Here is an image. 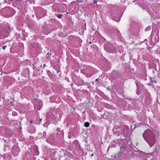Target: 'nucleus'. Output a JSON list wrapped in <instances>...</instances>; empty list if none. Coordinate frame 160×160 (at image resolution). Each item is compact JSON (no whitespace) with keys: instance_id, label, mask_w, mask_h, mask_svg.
I'll use <instances>...</instances> for the list:
<instances>
[{"instance_id":"nucleus-3","label":"nucleus","mask_w":160,"mask_h":160,"mask_svg":"<svg viewBox=\"0 0 160 160\" xmlns=\"http://www.w3.org/2000/svg\"><path fill=\"white\" fill-rule=\"evenodd\" d=\"M104 49L107 52H112L116 51L117 48L116 46L112 45L110 42H108L105 45Z\"/></svg>"},{"instance_id":"nucleus-8","label":"nucleus","mask_w":160,"mask_h":160,"mask_svg":"<svg viewBox=\"0 0 160 160\" xmlns=\"http://www.w3.org/2000/svg\"><path fill=\"white\" fill-rule=\"evenodd\" d=\"M159 37L158 35L152 36L151 38V41L153 42H157L158 41Z\"/></svg>"},{"instance_id":"nucleus-12","label":"nucleus","mask_w":160,"mask_h":160,"mask_svg":"<svg viewBox=\"0 0 160 160\" xmlns=\"http://www.w3.org/2000/svg\"><path fill=\"white\" fill-rule=\"evenodd\" d=\"M14 3H16L17 6L20 7L22 6L23 3V2L22 0H16L15 2Z\"/></svg>"},{"instance_id":"nucleus-1","label":"nucleus","mask_w":160,"mask_h":160,"mask_svg":"<svg viewBox=\"0 0 160 160\" xmlns=\"http://www.w3.org/2000/svg\"><path fill=\"white\" fill-rule=\"evenodd\" d=\"M143 137L150 147L153 145L155 142L154 136L153 132L150 130H147L145 131L143 133Z\"/></svg>"},{"instance_id":"nucleus-16","label":"nucleus","mask_w":160,"mask_h":160,"mask_svg":"<svg viewBox=\"0 0 160 160\" xmlns=\"http://www.w3.org/2000/svg\"><path fill=\"white\" fill-rule=\"evenodd\" d=\"M20 34L19 33H16L15 35V37L17 39L19 38H20Z\"/></svg>"},{"instance_id":"nucleus-40","label":"nucleus","mask_w":160,"mask_h":160,"mask_svg":"<svg viewBox=\"0 0 160 160\" xmlns=\"http://www.w3.org/2000/svg\"><path fill=\"white\" fill-rule=\"evenodd\" d=\"M143 9H144L145 8L144 7H143Z\"/></svg>"},{"instance_id":"nucleus-26","label":"nucleus","mask_w":160,"mask_h":160,"mask_svg":"<svg viewBox=\"0 0 160 160\" xmlns=\"http://www.w3.org/2000/svg\"><path fill=\"white\" fill-rule=\"evenodd\" d=\"M49 54L50 55H51V53H47V55H49Z\"/></svg>"},{"instance_id":"nucleus-30","label":"nucleus","mask_w":160,"mask_h":160,"mask_svg":"<svg viewBox=\"0 0 160 160\" xmlns=\"http://www.w3.org/2000/svg\"><path fill=\"white\" fill-rule=\"evenodd\" d=\"M32 68H33V69H34V68H36V67H35V68H34V67H32Z\"/></svg>"},{"instance_id":"nucleus-7","label":"nucleus","mask_w":160,"mask_h":160,"mask_svg":"<svg viewBox=\"0 0 160 160\" xmlns=\"http://www.w3.org/2000/svg\"><path fill=\"white\" fill-rule=\"evenodd\" d=\"M139 55L138 57V59L139 57H143L144 55L146 54V50L143 49H141L140 50V52H138Z\"/></svg>"},{"instance_id":"nucleus-22","label":"nucleus","mask_w":160,"mask_h":160,"mask_svg":"<svg viewBox=\"0 0 160 160\" xmlns=\"http://www.w3.org/2000/svg\"><path fill=\"white\" fill-rule=\"evenodd\" d=\"M97 2V1L96 0H94L93 1V2L95 3H96Z\"/></svg>"},{"instance_id":"nucleus-24","label":"nucleus","mask_w":160,"mask_h":160,"mask_svg":"<svg viewBox=\"0 0 160 160\" xmlns=\"http://www.w3.org/2000/svg\"><path fill=\"white\" fill-rule=\"evenodd\" d=\"M30 123H32V120L30 121Z\"/></svg>"},{"instance_id":"nucleus-13","label":"nucleus","mask_w":160,"mask_h":160,"mask_svg":"<svg viewBox=\"0 0 160 160\" xmlns=\"http://www.w3.org/2000/svg\"><path fill=\"white\" fill-rule=\"evenodd\" d=\"M113 133L117 136H119L121 134V132L118 130H114Z\"/></svg>"},{"instance_id":"nucleus-42","label":"nucleus","mask_w":160,"mask_h":160,"mask_svg":"<svg viewBox=\"0 0 160 160\" xmlns=\"http://www.w3.org/2000/svg\"><path fill=\"white\" fill-rule=\"evenodd\" d=\"M28 62H29V60H27Z\"/></svg>"},{"instance_id":"nucleus-37","label":"nucleus","mask_w":160,"mask_h":160,"mask_svg":"<svg viewBox=\"0 0 160 160\" xmlns=\"http://www.w3.org/2000/svg\"><path fill=\"white\" fill-rule=\"evenodd\" d=\"M42 119H40V121L41 122L42 121Z\"/></svg>"},{"instance_id":"nucleus-27","label":"nucleus","mask_w":160,"mask_h":160,"mask_svg":"<svg viewBox=\"0 0 160 160\" xmlns=\"http://www.w3.org/2000/svg\"><path fill=\"white\" fill-rule=\"evenodd\" d=\"M56 71V73H58L59 72L58 71V70Z\"/></svg>"},{"instance_id":"nucleus-43","label":"nucleus","mask_w":160,"mask_h":160,"mask_svg":"<svg viewBox=\"0 0 160 160\" xmlns=\"http://www.w3.org/2000/svg\"><path fill=\"white\" fill-rule=\"evenodd\" d=\"M0 139H2V138H0Z\"/></svg>"},{"instance_id":"nucleus-2","label":"nucleus","mask_w":160,"mask_h":160,"mask_svg":"<svg viewBox=\"0 0 160 160\" xmlns=\"http://www.w3.org/2000/svg\"><path fill=\"white\" fill-rule=\"evenodd\" d=\"M1 12L4 17H10L14 14L15 11L10 7H6L1 11Z\"/></svg>"},{"instance_id":"nucleus-11","label":"nucleus","mask_w":160,"mask_h":160,"mask_svg":"<svg viewBox=\"0 0 160 160\" xmlns=\"http://www.w3.org/2000/svg\"><path fill=\"white\" fill-rule=\"evenodd\" d=\"M19 152V150L18 147H14L12 148V152L15 155H17L18 154Z\"/></svg>"},{"instance_id":"nucleus-39","label":"nucleus","mask_w":160,"mask_h":160,"mask_svg":"<svg viewBox=\"0 0 160 160\" xmlns=\"http://www.w3.org/2000/svg\"><path fill=\"white\" fill-rule=\"evenodd\" d=\"M24 36H25V35L24 34L23 35Z\"/></svg>"},{"instance_id":"nucleus-6","label":"nucleus","mask_w":160,"mask_h":160,"mask_svg":"<svg viewBox=\"0 0 160 160\" xmlns=\"http://www.w3.org/2000/svg\"><path fill=\"white\" fill-rule=\"evenodd\" d=\"M154 59L155 58H152L151 60H151V61L150 62H149L148 63L149 69H151L152 68L154 69H156L155 64L153 63V62H154Z\"/></svg>"},{"instance_id":"nucleus-36","label":"nucleus","mask_w":160,"mask_h":160,"mask_svg":"<svg viewBox=\"0 0 160 160\" xmlns=\"http://www.w3.org/2000/svg\"><path fill=\"white\" fill-rule=\"evenodd\" d=\"M91 43H92V42H91V41H90V42H89V43L90 44H91Z\"/></svg>"},{"instance_id":"nucleus-31","label":"nucleus","mask_w":160,"mask_h":160,"mask_svg":"<svg viewBox=\"0 0 160 160\" xmlns=\"http://www.w3.org/2000/svg\"><path fill=\"white\" fill-rule=\"evenodd\" d=\"M32 68H33V69H34V68H36V67H35V68H34V67H32Z\"/></svg>"},{"instance_id":"nucleus-17","label":"nucleus","mask_w":160,"mask_h":160,"mask_svg":"<svg viewBox=\"0 0 160 160\" xmlns=\"http://www.w3.org/2000/svg\"><path fill=\"white\" fill-rule=\"evenodd\" d=\"M89 123L88 122H86L84 124V126L85 127H88L89 126Z\"/></svg>"},{"instance_id":"nucleus-28","label":"nucleus","mask_w":160,"mask_h":160,"mask_svg":"<svg viewBox=\"0 0 160 160\" xmlns=\"http://www.w3.org/2000/svg\"><path fill=\"white\" fill-rule=\"evenodd\" d=\"M98 81V79H96V80H95V81Z\"/></svg>"},{"instance_id":"nucleus-15","label":"nucleus","mask_w":160,"mask_h":160,"mask_svg":"<svg viewBox=\"0 0 160 160\" xmlns=\"http://www.w3.org/2000/svg\"><path fill=\"white\" fill-rule=\"evenodd\" d=\"M55 15L58 17L59 18H61L62 16V15L61 14H55Z\"/></svg>"},{"instance_id":"nucleus-9","label":"nucleus","mask_w":160,"mask_h":160,"mask_svg":"<svg viewBox=\"0 0 160 160\" xmlns=\"http://www.w3.org/2000/svg\"><path fill=\"white\" fill-rule=\"evenodd\" d=\"M34 22L32 21L28 20L27 22V24L28 27L30 28H33L34 27Z\"/></svg>"},{"instance_id":"nucleus-10","label":"nucleus","mask_w":160,"mask_h":160,"mask_svg":"<svg viewBox=\"0 0 160 160\" xmlns=\"http://www.w3.org/2000/svg\"><path fill=\"white\" fill-rule=\"evenodd\" d=\"M5 131L6 135L8 137L10 136L12 134L11 131L8 128H6Z\"/></svg>"},{"instance_id":"nucleus-33","label":"nucleus","mask_w":160,"mask_h":160,"mask_svg":"<svg viewBox=\"0 0 160 160\" xmlns=\"http://www.w3.org/2000/svg\"><path fill=\"white\" fill-rule=\"evenodd\" d=\"M152 72H153V74H154V73H155V72H154V71H152Z\"/></svg>"},{"instance_id":"nucleus-25","label":"nucleus","mask_w":160,"mask_h":160,"mask_svg":"<svg viewBox=\"0 0 160 160\" xmlns=\"http://www.w3.org/2000/svg\"><path fill=\"white\" fill-rule=\"evenodd\" d=\"M158 53H159V54H160V49H159V51H158Z\"/></svg>"},{"instance_id":"nucleus-19","label":"nucleus","mask_w":160,"mask_h":160,"mask_svg":"<svg viewBox=\"0 0 160 160\" xmlns=\"http://www.w3.org/2000/svg\"><path fill=\"white\" fill-rule=\"evenodd\" d=\"M21 12H22V13H25L27 12V11L26 10H22Z\"/></svg>"},{"instance_id":"nucleus-41","label":"nucleus","mask_w":160,"mask_h":160,"mask_svg":"<svg viewBox=\"0 0 160 160\" xmlns=\"http://www.w3.org/2000/svg\"><path fill=\"white\" fill-rule=\"evenodd\" d=\"M47 48L48 49L49 48Z\"/></svg>"},{"instance_id":"nucleus-23","label":"nucleus","mask_w":160,"mask_h":160,"mask_svg":"<svg viewBox=\"0 0 160 160\" xmlns=\"http://www.w3.org/2000/svg\"><path fill=\"white\" fill-rule=\"evenodd\" d=\"M7 0H4V2H3V3H5V2H7Z\"/></svg>"},{"instance_id":"nucleus-35","label":"nucleus","mask_w":160,"mask_h":160,"mask_svg":"<svg viewBox=\"0 0 160 160\" xmlns=\"http://www.w3.org/2000/svg\"><path fill=\"white\" fill-rule=\"evenodd\" d=\"M93 155H93V154H91V156H93Z\"/></svg>"},{"instance_id":"nucleus-18","label":"nucleus","mask_w":160,"mask_h":160,"mask_svg":"<svg viewBox=\"0 0 160 160\" xmlns=\"http://www.w3.org/2000/svg\"><path fill=\"white\" fill-rule=\"evenodd\" d=\"M35 0H27V2H29L30 3H34Z\"/></svg>"},{"instance_id":"nucleus-29","label":"nucleus","mask_w":160,"mask_h":160,"mask_svg":"<svg viewBox=\"0 0 160 160\" xmlns=\"http://www.w3.org/2000/svg\"><path fill=\"white\" fill-rule=\"evenodd\" d=\"M32 68H33V69H34V68H36V67H35V68H34V67H32Z\"/></svg>"},{"instance_id":"nucleus-21","label":"nucleus","mask_w":160,"mask_h":160,"mask_svg":"<svg viewBox=\"0 0 160 160\" xmlns=\"http://www.w3.org/2000/svg\"><path fill=\"white\" fill-rule=\"evenodd\" d=\"M7 47V46H3L2 47V48L3 50H5L6 48Z\"/></svg>"},{"instance_id":"nucleus-34","label":"nucleus","mask_w":160,"mask_h":160,"mask_svg":"<svg viewBox=\"0 0 160 160\" xmlns=\"http://www.w3.org/2000/svg\"><path fill=\"white\" fill-rule=\"evenodd\" d=\"M45 66H46V65H45V64H44L43 65V67H45Z\"/></svg>"},{"instance_id":"nucleus-4","label":"nucleus","mask_w":160,"mask_h":160,"mask_svg":"<svg viewBox=\"0 0 160 160\" xmlns=\"http://www.w3.org/2000/svg\"><path fill=\"white\" fill-rule=\"evenodd\" d=\"M46 11L44 9L41 8L38 10L36 12V16L37 18H40L45 16Z\"/></svg>"},{"instance_id":"nucleus-38","label":"nucleus","mask_w":160,"mask_h":160,"mask_svg":"<svg viewBox=\"0 0 160 160\" xmlns=\"http://www.w3.org/2000/svg\"><path fill=\"white\" fill-rule=\"evenodd\" d=\"M156 60H157V61H158V59H156Z\"/></svg>"},{"instance_id":"nucleus-14","label":"nucleus","mask_w":160,"mask_h":160,"mask_svg":"<svg viewBox=\"0 0 160 160\" xmlns=\"http://www.w3.org/2000/svg\"><path fill=\"white\" fill-rule=\"evenodd\" d=\"M53 68L56 70H60V66L58 63L54 64L53 65Z\"/></svg>"},{"instance_id":"nucleus-32","label":"nucleus","mask_w":160,"mask_h":160,"mask_svg":"<svg viewBox=\"0 0 160 160\" xmlns=\"http://www.w3.org/2000/svg\"><path fill=\"white\" fill-rule=\"evenodd\" d=\"M129 38H131V36L130 35L129 36Z\"/></svg>"},{"instance_id":"nucleus-5","label":"nucleus","mask_w":160,"mask_h":160,"mask_svg":"<svg viewBox=\"0 0 160 160\" xmlns=\"http://www.w3.org/2000/svg\"><path fill=\"white\" fill-rule=\"evenodd\" d=\"M9 31L8 29H5L3 32H2L0 35V37L1 39H2L7 38L9 34Z\"/></svg>"},{"instance_id":"nucleus-20","label":"nucleus","mask_w":160,"mask_h":160,"mask_svg":"<svg viewBox=\"0 0 160 160\" xmlns=\"http://www.w3.org/2000/svg\"><path fill=\"white\" fill-rule=\"evenodd\" d=\"M77 1L79 3H82V0H77Z\"/></svg>"}]
</instances>
